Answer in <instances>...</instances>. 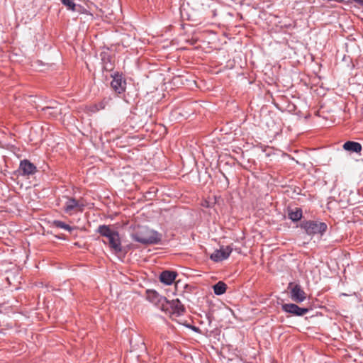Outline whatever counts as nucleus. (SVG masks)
<instances>
[{
    "mask_svg": "<svg viewBox=\"0 0 363 363\" xmlns=\"http://www.w3.org/2000/svg\"><path fill=\"white\" fill-rule=\"evenodd\" d=\"M288 289L290 291V298L293 301L301 303L306 300V294L299 284L289 283Z\"/></svg>",
    "mask_w": 363,
    "mask_h": 363,
    "instance_id": "nucleus-7",
    "label": "nucleus"
},
{
    "mask_svg": "<svg viewBox=\"0 0 363 363\" xmlns=\"http://www.w3.org/2000/svg\"><path fill=\"white\" fill-rule=\"evenodd\" d=\"M106 102H105V101H102L101 102L99 103L96 106V109L99 111V110H101V109H104L106 106Z\"/></svg>",
    "mask_w": 363,
    "mask_h": 363,
    "instance_id": "nucleus-19",
    "label": "nucleus"
},
{
    "mask_svg": "<svg viewBox=\"0 0 363 363\" xmlns=\"http://www.w3.org/2000/svg\"><path fill=\"white\" fill-rule=\"evenodd\" d=\"M96 233L108 239L110 249L116 254L122 251V245L118 231L113 230L110 225H101L98 227Z\"/></svg>",
    "mask_w": 363,
    "mask_h": 363,
    "instance_id": "nucleus-3",
    "label": "nucleus"
},
{
    "mask_svg": "<svg viewBox=\"0 0 363 363\" xmlns=\"http://www.w3.org/2000/svg\"><path fill=\"white\" fill-rule=\"evenodd\" d=\"M52 225L57 228H62V229H64L69 232H72L74 229L73 227L70 226L69 225L66 224L65 223H64L61 220H53Z\"/></svg>",
    "mask_w": 363,
    "mask_h": 363,
    "instance_id": "nucleus-17",
    "label": "nucleus"
},
{
    "mask_svg": "<svg viewBox=\"0 0 363 363\" xmlns=\"http://www.w3.org/2000/svg\"><path fill=\"white\" fill-rule=\"evenodd\" d=\"M146 298L150 302L153 304L164 303L166 301V298L160 296L155 290H147L146 292Z\"/></svg>",
    "mask_w": 363,
    "mask_h": 363,
    "instance_id": "nucleus-12",
    "label": "nucleus"
},
{
    "mask_svg": "<svg viewBox=\"0 0 363 363\" xmlns=\"http://www.w3.org/2000/svg\"><path fill=\"white\" fill-rule=\"evenodd\" d=\"M281 309L285 313H291L296 316H303L309 311L308 308L299 307L295 303L282 304Z\"/></svg>",
    "mask_w": 363,
    "mask_h": 363,
    "instance_id": "nucleus-9",
    "label": "nucleus"
},
{
    "mask_svg": "<svg viewBox=\"0 0 363 363\" xmlns=\"http://www.w3.org/2000/svg\"><path fill=\"white\" fill-rule=\"evenodd\" d=\"M213 289L216 295L220 296L225 293L227 285L223 281H220L213 286Z\"/></svg>",
    "mask_w": 363,
    "mask_h": 363,
    "instance_id": "nucleus-15",
    "label": "nucleus"
},
{
    "mask_svg": "<svg viewBox=\"0 0 363 363\" xmlns=\"http://www.w3.org/2000/svg\"><path fill=\"white\" fill-rule=\"evenodd\" d=\"M300 226L308 235H320L322 236L328 228L326 223L318 220H303L301 223Z\"/></svg>",
    "mask_w": 363,
    "mask_h": 363,
    "instance_id": "nucleus-4",
    "label": "nucleus"
},
{
    "mask_svg": "<svg viewBox=\"0 0 363 363\" xmlns=\"http://www.w3.org/2000/svg\"><path fill=\"white\" fill-rule=\"evenodd\" d=\"M61 2L68 10H71L72 11H79V9L82 8L80 6H77L74 3V0H61Z\"/></svg>",
    "mask_w": 363,
    "mask_h": 363,
    "instance_id": "nucleus-16",
    "label": "nucleus"
},
{
    "mask_svg": "<svg viewBox=\"0 0 363 363\" xmlns=\"http://www.w3.org/2000/svg\"><path fill=\"white\" fill-rule=\"evenodd\" d=\"M130 345L131 350L126 355L125 360L133 362L135 359L142 363L146 362L147 359L144 357L147 356V353L143 337L138 334L133 335L130 339Z\"/></svg>",
    "mask_w": 363,
    "mask_h": 363,
    "instance_id": "nucleus-1",
    "label": "nucleus"
},
{
    "mask_svg": "<svg viewBox=\"0 0 363 363\" xmlns=\"http://www.w3.org/2000/svg\"><path fill=\"white\" fill-rule=\"evenodd\" d=\"M165 305L162 303V310L169 314L170 316L179 317L182 315L185 311V307L178 299L168 301L166 299Z\"/></svg>",
    "mask_w": 363,
    "mask_h": 363,
    "instance_id": "nucleus-5",
    "label": "nucleus"
},
{
    "mask_svg": "<svg viewBox=\"0 0 363 363\" xmlns=\"http://www.w3.org/2000/svg\"><path fill=\"white\" fill-rule=\"evenodd\" d=\"M177 272L172 271H164L160 274V280L166 285H171L177 277Z\"/></svg>",
    "mask_w": 363,
    "mask_h": 363,
    "instance_id": "nucleus-13",
    "label": "nucleus"
},
{
    "mask_svg": "<svg viewBox=\"0 0 363 363\" xmlns=\"http://www.w3.org/2000/svg\"><path fill=\"white\" fill-rule=\"evenodd\" d=\"M131 236L135 241L145 245L157 244L161 240L160 233L146 226L138 227Z\"/></svg>",
    "mask_w": 363,
    "mask_h": 363,
    "instance_id": "nucleus-2",
    "label": "nucleus"
},
{
    "mask_svg": "<svg viewBox=\"0 0 363 363\" xmlns=\"http://www.w3.org/2000/svg\"><path fill=\"white\" fill-rule=\"evenodd\" d=\"M19 171L21 175L28 176L35 174L37 171V168L29 160H23L20 162Z\"/></svg>",
    "mask_w": 363,
    "mask_h": 363,
    "instance_id": "nucleus-10",
    "label": "nucleus"
},
{
    "mask_svg": "<svg viewBox=\"0 0 363 363\" xmlns=\"http://www.w3.org/2000/svg\"><path fill=\"white\" fill-rule=\"evenodd\" d=\"M51 109L50 107H45V108H43V111H45V112L50 111Z\"/></svg>",
    "mask_w": 363,
    "mask_h": 363,
    "instance_id": "nucleus-21",
    "label": "nucleus"
},
{
    "mask_svg": "<svg viewBox=\"0 0 363 363\" xmlns=\"http://www.w3.org/2000/svg\"><path fill=\"white\" fill-rule=\"evenodd\" d=\"M343 149L350 152L360 153L362 150V146L357 142L347 141L343 145Z\"/></svg>",
    "mask_w": 363,
    "mask_h": 363,
    "instance_id": "nucleus-14",
    "label": "nucleus"
},
{
    "mask_svg": "<svg viewBox=\"0 0 363 363\" xmlns=\"http://www.w3.org/2000/svg\"><path fill=\"white\" fill-rule=\"evenodd\" d=\"M189 327L191 328L192 330H194V331H198L199 330V328L195 327V326H189Z\"/></svg>",
    "mask_w": 363,
    "mask_h": 363,
    "instance_id": "nucleus-20",
    "label": "nucleus"
},
{
    "mask_svg": "<svg viewBox=\"0 0 363 363\" xmlns=\"http://www.w3.org/2000/svg\"><path fill=\"white\" fill-rule=\"evenodd\" d=\"M289 218L293 221L300 220L302 218V211L300 208H296V211H291L289 213Z\"/></svg>",
    "mask_w": 363,
    "mask_h": 363,
    "instance_id": "nucleus-18",
    "label": "nucleus"
},
{
    "mask_svg": "<svg viewBox=\"0 0 363 363\" xmlns=\"http://www.w3.org/2000/svg\"><path fill=\"white\" fill-rule=\"evenodd\" d=\"M125 82L119 75H115L111 82V87L118 94L125 91Z\"/></svg>",
    "mask_w": 363,
    "mask_h": 363,
    "instance_id": "nucleus-11",
    "label": "nucleus"
},
{
    "mask_svg": "<svg viewBox=\"0 0 363 363\" xmlns=\"http://www.w3.org/2000/svg\"><path fill=\"white\" fill-rule=\"evenodd\" d=\"M233 249L230 246H222L220 249L215 250L211 255L210 259L216 262H219L228 259L231 254Z\"/></svg>",
    "mask_w": 363,
    "mask_h": 363,
    "instance_id": "nucleus-8",
    "label": "nucleus"
},
{
    "mask_svg": "<svg viewBox=\"0 0 363 363\" xmlns=\"http://www.w3.org/2000/svg\"><path fill=\"white\" fill-rule=\"evenodd\" d=\"M84 205L74 198L68 197L65 203L63 210L67 214L72 216L77 212H82Z\"/></svg>",
    "mask_w": 363,
    "mask_h": 363,
    "instance_id": "nucleus-6",
    "label": "nucleus"
}]
</instances>
